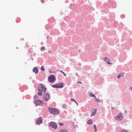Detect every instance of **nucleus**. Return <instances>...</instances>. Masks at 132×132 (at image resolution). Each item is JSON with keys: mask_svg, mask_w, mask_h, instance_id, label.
Wrapping results in <instances>:
<instances>
[{"mask_svg": "<svg viewBox=\"0 0 132 132\" xmlns=\"http://www.w3.org/2000/svg\"><path fill=\"white\" fill-rule=\"evenodd\" d=\"M49 111L51 113L54 115H57L59 113V110L55 108H49L48 109Z\"/></svg>", "mask_w": 132, "mask_h": 132, "instance_id": "f257e3e1", "label": "nucleus"}, {"mask_svg": "<svg viewBox=\"0 0 132 132\" xmlns=\"http://www.w3.org/2000/svg\"><path fill=\"white\" fill-rule=\"evenodd\" d=\"M50 98V94L47 93H44L43 96V100L46 102Z\"/></svg>", "mask_w": 132, "mask_h": 132, "instance_id": "f03ea898", "label": "nucleus"}, {"mask_svg": "<svg viewBox=\"0 0 132 132\" xmlns=\"http://www.w3.org/2000/svg\"><path fill=\"white\" fill-rule=\"evenodd\" d=\"M38 90L41 92H45L46 90V88L42 84H40L38 87Z\"/></svg>", "mask_w": 132, "mask_h": 132, "instance_id": "7ed1b4c3", "label": "nucleus"}, {"mask_svg": "<svg viewBox=\"0 0 132 132\" xmlns=\"http://www.w3.org/2000/svg\"><path fill=\"white\" fill-rule=\"evenodd\" d=\"M48 81L50 82H53L55 80V77L54 75H51L48 77Z\"/></svg>", "mask_w": 132, "mask_h": 132, "instance_id": "20e7f679", "label": "nucleus"}, {"mask_svg": "<svg viewBox=\"0 0 132 132\" xmlns=\"http://www.w3.org/2000/svg\"><path fill=\"white\" fill-rule=\"evenodd\" d=\"M63 84L62 83H60L52 86V87H53L59 88H61L63 87Z\"/></svg>", "mask_w": 132, "mask_h": 132, "instance_id": "39448f33", "label": "nucleus"}, {"mask_svg": "<svg viewBox=\"0 0 132 132\" xmlns=\"http://www.w3.org/2000/svg\"><path fill=\"white\" fill-rule=\"evenodd\" d=\"M50 126L52 127L55 129H56L57 128V125L55 122H50Z\"/></svg>", "mask_w": 132, "mask_h": 132, "instance_id": "423d86ee", "label": "nucleus"}, {"mask_svg": "<svg viewBox=\"0 0 132 132\" xmlns=\"http://www.w3.org/2000/svg\"><path fill=\"white\" fill-rule=\"evenodd\" d=\"M123 118V116H122L121 113H120L118 115L117 117H115V119L117 120L120 121Z\"/></svg>", "mask_w": 132, "mask_h": 132, "instance_id": "0eeeda50", "label": "nucleus"}, {"mask_svg": "<svg viewBox=\"0 0 132 132\" xmlns=\"http://www.w3.org/2000/svg\"><path fill=\"white\" fill-rule=\"evenodd\" d=\"M42 120L41 117H40L37 120V124L38 125H40L42 123Z\"/></svg>", "mask_w": 132, "mask_h": 132, "instance_id": "6e6552de", "label": "nucleus"}, {"mask_svg": "<svg viewBox=\"0 0 132 132\" xmlns=\"http://www.w3.org/2000/svg\"><path fill=\"white\" fill-rule=\"evenodd\" d=\"M104 59L105 61L108 64H112V63L110 62V60L109 58H107V57H105L104 58Z\"/></svg>", "mask_w": 132, "mask_h": 132, "instance_id": "1a4fd4ad", "label": "nucleus"}, {"mask_svg": "<svg viewBox=\"0 0 132 132\" xmlns=\"http://www.w3.org/2000/svg\"><path fill=\"white\" fill-rule=\"evenodd\" d=\"M36 105H37L42 104L44 103L41 100L36 101Z\"/></svg>", "mask_w": 132, "mask_h": 132, "instance_id": "9d476101", "label": "nucleus"}, {"mask_svg": "<svg viewBox=\"0 0 132 132\" xmlns=\"http://www.w3.org/2000/svg\"><path fill=\"white\" fill-rule=\"evenodd\" d=\"M125 73V72H124L121 73L119 75H118L117 77V78H120V77H123Z\"/></svg>", "mask_w": 132, "mask_h": 132, "instance_id": "9b49d317", "label": "nucleus"}, {"mask_svg": "<svg viewBox=\"0 0 132 132\" xmlns=\"http://www.w3.org/2000/svg\"><path fill=\"white\" fill-rule=\"evenodd\" d=\"M97 111V110L95 109H94L93 111L92 112V113L91 114V116H92L95 115L96 114V112Z\"/></svg>", "mask_w": 132, "mask_h": 132, "instance_id": "f8f14e48", "label": "nucleus"}, {"mask_svg": "<svg viewBox=\"0 0 132 132\" xmlns=\"http://www.w3.org/2000/svg\"><path fill=\"white\" fill-rule=\"evenodd\" d=\"M33 71L34 72H35V73H36L38 72V70L36 67H34L33 70Z\"/></svg>", "mask_w": 132, "mask_h": 132, "instance_id": "ddd939ff", "label": "nucleus"}, {"mask_svg": "<svg viewBox=\"0 0 132 132\" xmlns=\"http://www.w3.org/2000/svg\"><path fill=\"white\" fill-rule=\"evenodd\" d=\"M87 123L88 124H92L93 122L92 120H90L87 121Z\"/></svg>", "mask_w": 132, "mask_h": 132, "instance_id": "4468645a", "label": "nucleus"}, {"mask_svg": "<svg viewBox=\"0 0 132 132\" xmlns=\"http://www.w3.org/2000/svg\"><path fill=\"white\" fill-rule=\"evenodd\" d=\"M89 96L90 97H94L95 98H96V96L95 95L92 93H89Z\"/></svg>", "mask_w": 132, "mask_h": 132, "instance_id": "2eb2a0df", "label": "nucleus"}, {"mask_svg": "<svg viewBox=\"0 0 132 132\" xmlns=\"http://www.w3.org/2000/svg\"><path fill=\"white\" fill-rule=\"evenodd\" d=\"M60 132H68V131L65 129H61L60 130Z\"/></svg>", "mask_w": 132, "mask_h": 132, "instance_id": "dca6fc26", "label": "nucleus"}, {"mask_svg": "<svg viewBox=\"0 0 132 132\" xmlns=\"http://www.w3.org/2000/svg\"><path fill=\"white\" fill-rule=\"evenodd\" d=\"M45 49V47L44 46H42L41 47V51H43Z\"/></svg>", "mask_w": 132, "mask_h": 132, "instance_id": "f3484780", "label": "nucleus"}, {"mask_svg": "<svg viewBox=\"0 0 132 132\" xmlns=\"http://www.w3.org/2000/svg\"><path fill=\"white\" fill-rule=\"evenodd\" d=\"M41 69L42 71H45V69L43 66H42L41 68Z\"/></svg>", "mask_w": 132, "mask_h": 132, "instance_id": "a211bd4d", "label": "nucleus"}, {"mask_svg": "<svg viewBox=\"0 0 132 132\" xmlns=\"http://www.w3.org/2000/svg\"><path fill=\"white\" fill-rule=\"evenodd\" d=\"M94 128L95 129V131H96L97 130V129L96 127V126L95 125H94Z\"/></svg>", "mask_w": 132, "mask_h": 132, "instance_id": "6ab92c4d", "label": "nucleus"}, {"mask_svg": "<svg viewBox=\"0 0 132 132\" xmlns=\"http://www.w3.org/2000/svg\"><path fill=\"white\" fill-rule=\"evenodd\" d=\"M95 98V100H96V101L97 102H101V101L100 100H99V99H96V98Z\"/></svg>", "mask_w": 132, "mask_h": 132, "instance_id": "aec40b11", "label": "nucleus"}, {"mask_svg": "<svg viewBox=\"0 0 132 132\" xmlns=\"http://www.w3.org/2000/svg\"><path fill=\"white\" fill-rule=\"evenodd\" d=\"M38 94L39 96H42V93L40 92H38Z\"/></svg>", "mask_w": 132, "mask_h": 132, "instance_id": "412c9836", "label": "nucleus"}, {"mask_svg": "<svg viewBox=\"0 0 132 132\" xmlns=\"http://www.w3.org/2000/svg\"><path fill=\"white\" fill-rule=\"evenodd\" d=\"M121 132H128V131L127 130L124 129L122 130Z\"/></svg>", "mask_w": 132, "mask_h": 132, "instance_id": "4be33fe9", "label": "nucleus"}, {"mask_svg": "<svg viewBox=\"0 0 132 132\" xmlns=\"http://www.w3.org/2000/svg\"><path fill=\"white\" fill-rule=\"evenodd\" d=\"M71 101H72L74 102L75 103H76V101L73 98H71Z\"/></svg>", "mask_w": 132, "mask_h": 132, "instance_id": "5701e85b", "label": "nucleus"}, {"mask_svg": "<svg viewBox=\"0 0 132 132\" xmlns=\"http://www.w3.org/2000/svg\"><path fill=\"white\" fill-rule=\"evenodd\" d=\"M59 125L60 126H63V123H59Z\"/></svg>", "mask_w": 132, "mask_h": 132, "instance_id": "b1692460", "label": "nucleus"}, {"mask_svg": "<svg viewBox=\"0 0 132 132\" xmlns=\"http://www.w3.org/2000/svg\"><path fill=\"white\" fill-rule=\"evenodd\" d=\"M60 71H61V72L63 74H64V72L63 71H61V70H60Z\"/></svg>", "mask_w": 132, "mask_h": 132, "instance_id": "393cba45", "label": "nucleus"}, {"mask_svg": "<svg viewBox=\"0 0 132 132\" xmlns=\"http://www.w3.org/2000/svg\"><path fill=\"white\" fill-rule=\"evenodd\" d=\"M41 1L42 3H44V1L43 0H42Z\"/></svg>", "mask_w": 132, "mask_h": 132, "instance_id": "a878e982", "label": "nucleus"}, {"mask_svg": "<svg viewBox=\"0 0 132 132\" xmlns=\"http://www.w3.org/2000/svg\"><path fill=\"white\" fill-rule=\"evenodd\" d=\"M78 83H80V84H81L82 83L81 82H77Z\"/></svg>", "mask_w": 132, "mask_h": 132, "instance_id": "bb28decb", "label": "nucleus"}, {"mask_svg": "<svg viewBox=\"0 0 132 132\" xmlns=\"http://www.w3.org/2000/svg\"><path fill=\"white\" fill-rule=\"evenodd\" d=\"M130 89L132 90V87H130Z\"/></svg>", "mask_w": 132, "mask_h": 132, "instance_id": "cd10ccee", "label": "nucleus"}, {"mask_svg": "<svg viewBox=\"0 0 132 132\" xmlns=\"http://www.w3.org/2000/svg\"><path fill=\"white\" fill-rule=\"evenodd\" d=\"M63 74L65 76H66V74L64 73Z\"/></svg>", "mask_w": 132, "mask_h": 132, "instance_id": "c85d7f7f", "label": "nucleus"}, {"mask_svg": "<svg viewBox=\"0 0 132 132\" xmlns=\"http://www.w3.org/2000/svg\"><path fill=\"white\" fill-rule=\"evenodd\" d=\"M112 109H114V108L112 107Z\"/></svg>", "mask_w": 132, "mask_h": 132, "instance_id": "c756f323", "label": "nucleus"}, {"mask_svg": "<svg viewBox=\"0 0 132 132\" xmlns=\"http://www.w3.org/2000/svg\"><path fill=\"white\" fill-rule=\"evenodd\" d=\"M75 103L77 105H78V104L76 102V103Z\"/></svg>", "mask_w": 132, "mask_h": 132, "instance_id": "7c9ffc66", "label": "nucleus"}, {"mask_svg": "<svg viewBox=\"0 0 132 132\" xmlns=\"http://www.w3.org/2000/svg\"><path fill=\"white\" fill-rule=\"evenodd\" d=\"M35 96H37V95H35Z\"/></svg>", "mask_w": 132, "mask_h": 132, "instance_id": "2f4dec72", "label": "nucleus"}]
</instances>
